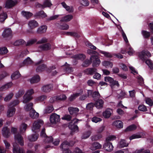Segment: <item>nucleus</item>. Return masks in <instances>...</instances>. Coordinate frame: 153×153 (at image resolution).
I'll return each mask as SVG.
<instances>
[{
    "instance_id": "nucleus-1",
    "label": "nucleus",
    "mask_w": 153,
    "mask_h": 153,
    "mask_svg": "<svg viewBox=\"0 0 153 153\" xmlns=\"http://www.w3.org/2000/svg\"><path fill=\"white\" fill-rule=\"evenodd\" d=\"M34 93V92L33 89H31L28 90L24 96L23 102L24 103H26L31 100L33 99L31 95Z\"/></svg>"
},
{
    "instance_id": "nucleus-2",
    "label": "nucleus",
    "mask_w": 153,
    "mask_h": 153,
    "mask_svg": "<svg viewBox=\"0 0 153 153\" xmlns=\"http://www.w3.org/2000/svg\"><path fill=\"white\" fill-rule=\"evenodd\" d=\"M79 120L77 119L73 120L69 123L68 126L69 128L71 130V134L73 132H77L78 131V128L77 126L75 124V123H77Z\"/></svg>"
},
{
    "instance_id": "nucleus-3",
    "label": "nucleus",
    "mask_w": 153,
    "mask_h": 153,
    "mask_svg": "<svg viewBox=\"0 0 153 153\" xmlns=\"http://www.w3.org/2000/svg\"><path fill=\"white\" fill-rule=\"evenodd\" d=\"M17 129L15 128H12L11 130V132L15 134V140L16 142H17L21 146L24 145L23 139L21 136L19 134H16Z\"/></svg>"
},
{
    "instance_id": "nucleus-4",
    "label": "nucleus",
    "mask_w": 153,
    "mask_h": 153,
    "mask_svg": "<svg viewBox=\"0 0 153 153\" xmlns=\"http://www.w3.org/2000/svg\"><path fill=\"white\" fill-rule=\"evenodd\" d=\"M43 123V121L42 120H38L35 121L33 123L31 128L32 131L35 132L39 131L40 127Z\"/></svg>"
},
{
    "instance_id": "nucleus-5",
    "label": "nucleus",
    "mask_w": 153,
    "mask_h": 153,
    "mask_svg": "<svg viewBox=\"0 0 153 153\" xmlns=\"http://www.w3.org/2000/svg\"><path fill=\"white\" fill-rule=\"evenodd\" d=\"M60 116L55 113L52 114L50 117V122L52 124L58 123L60 122Z\"/></svg>"
},
{
    "instance_id": "nucleus-6",
    "label": "nucleus",
    "mask_w": 153,
    "mask_h": 153,
    "mask_svg": "<svg viewBox=\"0 0 153 153\" xmlns=\"http://www.w3.org/2000/svg\"><path fill=\"white\" fill-rule=\"evenodd\" d=\"M90 60L93 62L94 67L98 66L101 62L99 57L96 56H92L90 58Z\"/></svg>"
},
{
    "instance_id": "nucleus-7",
    "label": "nucleus",
    "mask_w": 153,
    "mask_h": 153,
    "mask_svg": "<svg viewBox=\"0 0 153 153\" xmlns=\"http://www.w3.org/2000/svg\"><path fill=\"white\" fill-rule=\"evenodd\" d=\"M67 98L66 96L64 94H62L59 96H55L51 98L50 99V101L51 102H53L56 100H63Z\"/></svg>"
},
{
    "instance_id": "nucleus-8",
    "label": "nucleus",
    "mask_w": 153,
    "mask_h": 153,
    "mask_svg": "<svg viewBox=\"0 0 153 153\" xmlns=\"http://www.w3.org/2000/svg\"><path fill=\"white\" fill-rule=\"evenodd\" d=\"M104 79L106 82H109L111 86L114 85H116L117 86H119L118 81L114 80L113 79L110 77L106 76L105 77Z\"/></svg>"
},
{
    "instance_id": "nucleus-9",
    "label": "nucleus",
    "mask_w": 153,
    "mask_h": 153,
    "mask_svg": "<svg viewBox=\"0 0 153 153\" xmlns=\"http://www.w3.org/2000/svg\"><path fill=\"white\" fill-rule=\"evenodd\" d=\"M104 103L103 100L98 99L95 102L94 105L97 109H101L103 108Z\"/></svg>"
},
{
    "instance_id": "nucleus-10",
    "label": "nucleus",
    "mask_w": 153,
    "mask_h": 153,
    "mask_svg": "<svg viewBox=\"0 0 153 153\" xmlns=\"http://www.w3.org/2000/svg\"><path fill=\"white\" fill-rule=\"evenodd\" d=\"M12 31L10 28H6L2 33V36L5 38H10L12 36Z\"/></svg>"
},
{
    "instance_id": "nucleus-11",
    "label": "nucleus",
    "mask_w": 153,
    "mask_h": 153,
    "mask_svg": "<svg viewBox=\"0 0 153 153\" xmlns=\"http://www.w3.org/2000/svg\"><path fill=\"white\" fill-rule=\"evenodd\" d=\"M17 2L16 1L7 0L5 3L4 7L7 9L10 8L14 6L17 3Z\"/></svg>"
},
{
    "instance_id": "nucleus-12",
    "label": "nucleus",
    "mask_w": 153,
    "mask_h": 153,
    "mask_svg": "<svg viewBox=\"0 0 153 153\" xmlns=\"http://www.w3.org/2000/svg\"><path fill=\"white\" fill-rule=\"evenodd\" d=\"M139 57L142 60H145L147 57L151 56V53L147 51H143L139 55Z\"/></svg>"
},
{
    "instance_id": "nucleus-13",
    "label": "nucleus",
    "mask_w": 153,
    "mask_h": 153,
    "mask_svg": "<svg viewBox=\"0 0 153 153\" xmlns=\"http://www.w3.org/2000/svg\"><path fill=\"white\" fill-rule=\"evenodd\" d=\"M28 25L30 28L33 29L39 26L38 22L34 20H32L29 21L28 23Z\"/></svg>"
},
{
    "instance_id": "nucleus-14",
    "label": "nucleus",
    "mask_w": 153,
    "mask_h": 153,
    "mask_svg": "<svg viewBox=\"0 0 153 153\" xmlns=\"http://www.w3.org/2000/svg\"><path fill=\"white\" fill-rule=\"evenodd\" d=\"M68 110L70 114L74 116H76L78 114L79 110L77 108L70 107L68 108Z\"/></svg>"
},
{
    "instance_id": "nucleus-15",
    "label": "nucleus",
    "mask_w": 153,
    "mask_h": 153,
    "mask_svg": "<svg viewBox=\"0 0 153 153\" xmlns=\"http://www.w3.org/2000/svg\"><path fill=\"white\" fill-rule=\"evenodd\" d=\"M103 148L107 151L111 152L113 150V146L111 143L106 142L103 145Z\"/></svg>"
},
{
    "instance_id": "nucleus-16",
    "label": "nucleus",
    "mask_w": 153,
    "mask_h": 153,
    "mask_svg": "<svg viewBox=\"0 0 153 153\" xmlns=\"http://www.w3.org/2000/svg\"><path fill=\"white\" fill-rule=\"evenodd\" d=\"M52 5V4L50 0H45L42 5L39 4H38V7L42 8H44L46 7H50Z\"/></svg>"
},
{
    "instance_id": "nucleus-17",
    "label": "nucleus",
    "mask_w": 153,
    "mask_h": 153,
    "mask_svg": "<svg viewBox=\"0 0 153 153\" xmlns=\"http://www.w3.org/2000/svg\"><path fill=\"white\" fill-rule=\"evenodd\" d=\"M112 113V110L110 108H108L102 113L103 116L105 118H108L111 116Z\"/></svg>"
},
{
    "instance_id": "nucleus-18",
    "label": "nucleus",
    "mask_w": 153,
    "mask_h": 153,
    "mask_svg": "<svg viewBox=\"0 0 153 153\" xmlns=\"http://www.w3.org/2000/svg\"><path fill=\"white\" fill-rule=\"evenodd\" d=\"M13 153H25L24 150L23 149H21L19 148L16 143L13 144Z\"/></svg>"
},
{
    "instance_id": "nucleus-19",
    "label": "nucleus",
    "mask_w": 153,
    "mask_h": 153,
    "mask_svg": "<svg viewBox=\"0 0 153 153\" xmlns=\"http://www.w3.org/2000/svg\"><path fill=\"white\" fill-rule=\"evenodd\" d=\"M53 86L51 84H49L43 86L42 88V91L44 92H48L52 89Z\"/></svg>"
},
{
    "instance_id": "nucleus-20",
    "label": "nucleus",
    "mask_w": 153,
    "mask_h": 153,
    "mask_svg": "<svg viewBox=\"0 0 153 153\" xmlns=\"http://www.w3.org/2000/svg\"><path fill=\"white\" fill-rule=\"evenodd\" d=\"M112 125L117 128H123V122L120 120H117L114 122Z\"/></svg>"
},
{
    "instance_id": "nucleus-21",
    "label": "nucleus",
    "mask_w": 153,
    "mask_h": 153,
    "mask_svg": "<svg viewBox=\"0 0 153 153\" xmlns=\"http://www.w3.org/2000/svg\"><path fill=\"white\" fill-rule=\"evenodd\" d=\"M8 108L7 112V116L8 117L13 116L14 114L16 111L15 108L13 107H10L9 106Z\"/></svg>"
},
{
    "instance_id": "nucleus-22",
    "label": "nucleus",
    "mask_w": 153,
    "mask_h": 153,
    "mask_svg": "<svg viewBox=\"0 0 153 153\" xmlns=\"http://www.w3.org/2000/svg\"><path fill=\"white\" fill-rule=\"evenodd\" d=\"M39 48L40 51L48 50L51 48V45L49 43H47L40 45Z\"/></svg>"
},
{
    "instance_id": "nucleus-23",
    "label": "nucleus",
    "mask_w": 153,
    "mask_h": 153,
    "mask_svg": "<svg viewBox=\"0 0 153 153\" xmlns=\"http://www.w3.org/2000/svg\"><path fill=\"white\" fill-rule=\"evenodd\" d=\"M126 50L127 51V53L130 56L133 55L135 53V51L131 47L129 44L126 45Z\"/></svg>"
},
{
    "instance_id": "nucleus-24",
    "label": "nucleus",
    "mask_w": 153,
    "mask_h": 153,
    "mask_svg": "<svg viewBox=\"0 0 153 153\" xmlns=\"http://www.w3.org/2000/svg\"><path fill=\"white\" fill-rule=\"evenodd\" d=\"M29 115L32 118L34 119H36L39 117V114L36 112L35 110L32 109L30 112Z\"/></svg>"
},
{
    "instance_id": "nucleus-25",
    "label": "nucleus",
    "mask_w": 153,
    "mask_h": 153,
    "mask_svg": "<svg viewBox=\"0 0 153 153\" xmlns=\"http://www.w3.org/2000/svg\"><path fill=\"white\" fill-rule=\"evenodd\" d=\"M7 15L5 12H3L0 13V23H2L7 18Z\"/></svg>"
},
{
    "instance_id": "nucleus-26",
    "label": "nucleus",
    "mask_w": 153,
    "mask_h": 153,
    "mask_svg": "<svg viewBox=\"0 0 153 153\" xmlns=\"http://www.w3.org/2000/svg\"><path fill=\"white\" fill-rule=\"evenodd\" d=\"M2 134L4 137H7L10 135V131L7 127L3 128L2 129Z\"/></svg>"
},
{
    "instance_id": "nucleus-27",
    "label": "nucleus",
    "mask_w": 153,
    "mask_h": 153,
    "mask_svg": "<svg viewBox=\"0 0 153 153\" xmlns=\"http://www.w3.org/2000/svg\"><path fill=\"white\" fill-rule=\"evenodd\" d=\"M62 6L64 7L66 10L68 12H72L73 11V8L72 7H69L64 2H62L61 3Z\"/></svg>"
},
{
    "instance_id": "nucleus-28",
    "label": "nucleus",
    "mask_w": 153,
    "mask_h": 153,
    "mask_svg": "<svg viewBox=\"0 0 153 153\" xmlns=\"http://www.w3.org/2000/svg\"><path fill=\"white\" fill-rule=\"evenodd\" d=\"M102 145L98 142H95L93 143L91 147V149L94 150L100 149L102 147Z\"/></svg>"
},
{
    "instance_id": "nucleus-29",
    "label": "nucleus",
    "mask_w": 153,
    "mask_h": 153,
    "mask_svg": "<svg viewBox=\"0 0 153 153\" xmlns=\"http://www.w3.org/2000/svg\"><path fill=\"white\" fill-rule=\"evenodd\" d=\"M13 85V83L11 82L8 83L4 85H3L0 88V91H5L7 89L10 88Z\"/></svg>"
},
{
    "instance_id": "nucleus-30",
    "label": "nucleus",
    "mask_w": 153,
    "mask_h": 153,
    "mask_svg": "<svg viewBox=\"0 0 153 153\" xmlns=\"http://www.w3.org/2000/svg\"><path fill=\"white\" fill-rule=\"evenodd\" d=\"M83 92L82 90H81L80 91V92L79 93H76L74 94H73L69 98V100L70 101H72L75 99L77 97L79 96Z\"/></svg>"
},
{
    "instance_id": "nucleus-31",
    "label": "nucleus",
    "mask_w": 153,
    "mask_h": 153,
    "mask_svg": "<svg viewBox=\"0 0 153 153\" xmlns=\"http://www.w3.org/2000/svg\"><path fill=\"white\" fill-rule=\"evenodd\" d=\"M102 64L106 68H111L113 66V64L112 62L109 61H105L102 62Z\"/></svg>"
},
{
    "instance_id": "nucleus-32",
    "label": "nucleus",
    "mask_w": 153,
    "mask_h": 153,
    "mask_svg": "<svg viewBox=\"0 0 153 153\" xmlns=\"http://www.w3.org/2000/svg\"><path fill=\"white\" fill-rule=\"evenodd\" d=\"M22 15L27 19H28L31 17L33 13L28 11H22L21 12Z\"/></svg>"
},
{
    "instance_id": "nucleus-33",
    "label": "nucleus",
    "mask_w": 153,
    "mask_h": 153,
    "mask_svg": "<svg viewBox=\"0 0 153 153\" xmlns=\"http://www.w3.org/2000/svg\"><path fill=\"white\" fill-rule=\"evenodd\" d=\"M33 63L32 61L29 57H27L26 59H25L23 61L22 63L21 64V67L23 66L24 65H28L30 64Z\"/></svg>"
},
{
    "instance_id": "nucleus-34",
    "label": "nucleus",
    "mask_w": 153,
    "mask_h": 153,
    "mask_svg": "<svg viewBox=\"0 0 153 153\" xmlns=\"http://www.w3.org/2000/svg\"><path fill=\"white\" fill-rule=\"evenodd\" d=\"M21 74L18 71H16L13 73L11 76V78L12 79H16L21 76Z\"/></svg>"
},
{
    "instance_id": "nucleus-35",
    "label": "nucleus",
    "mask_w": 153,
    "mask_h": 153,
    "mask_svg": "<svg viewBox=\"0 0 153 153\" xmlns=\"http://www.w3.org/2000/svg\"><path fill=\"white\" fill-rule=\"evenodd\" d=\"M69 146H72V145L69 144L67 141H65L63 142L61 145V148L62 151V150L68 149L67 148Z\"/></svg>"
},
{
    "instance_id": "nucleus-36",
    "label": "nucleus",
    "mask_w": 153,
    "mask_h": 153,
    "mask_svg": "<svg viewBox=\"0 0 153 153\" xmlns=\"http://www.w3.org/2000/svg\"><path fill=\"white\" fill-rule=\"evenodd\" d=\"M47 27L46 26H42L39 28L37 30V32L38 33H41L45 32L47 30Z\"/></svg>"
},
{
    "instance_id": "nucleus-37",
    "label": "nucleus",
    "mask_w": 153,
    "mask_h": 153,
    "mask_svg": "<svg viewBox=\"0 0 153 153\" xmlns=\"http://www.w3.org/2000/svg\"><path fill=\"white\" fill-rule=\"evenodd\" d=\"M40 80V78L39 76L36 75L33 77L30 80L31 83H36Z\"/></svg>"
},
{
    "instance_id": "nucleus-38",
    "label": "nucleus",
    "mask_w": 153,
    "mask_h": 153,
    "mask_svg": "<svg viewBox=\"0 0 153 153\" xmlns=\"http://www.w3.org/2000/svg\"><path fill=\"white\" fill-rule=\"evenodd\" d=\"M38 135L36 134H32L28 137L29 140L31 141H35L38 139Z\"/></svg>"
},
{
    "instance_id": "nucleus-39",
    "label": "nucleus",
    "mask_w": 153,
    "mask_h": 153,
    "mask_svg": "<svg viewBox=\"0 0 153 153\" xmlns=\"http://www.w3.org/2000/svg\"><path fill=\"white\" fill-rule=\"evenodd\" d=\"M54 108L53 106L51 105L45 108L44 111V113L45 114L50 113L52 112Z\"/></svg>"
},
{
    "instance_id": "nucleus-40",
    "label": "nucleus",
    "mask_w": 153,
    "mask_h": 153,
    "mask_svg": "<svg viewBox=\"0 0 153 153\" xmlns=\"http://www.w3.org/2000/svg\"><path fill=\"white\" fill-rule=\"evenodd\" d=\"M137 128V126L134 124L128 126L125 130V131H129L134 130Z\"/></svg>"
},
{
    "instance_id": "nucleus-41",
    "label": "nucleus",
    "mask_w": 153,
    "mask_h": 153,
    "mask_svg": "<svg viewBox=\"0 0 153 153\" xmlns=\"http://www.w3.org/2000/svg\"><path fill=\"white\" fill-rule=\"evenodd\" d=\"M128 145V144L126 143L125 140H121L118 146L119 148H123L126 147Z\"/></svg>"
},
{
    "instance_id": "nucleus-42",
    "label": "nucleus",
    "mask_w": 153,
    "mask_h": 153,
    "mask_svg": "<svg viewBox=\"0 0 153 153\" xmlns=\"http://www.w3.org/2000/svg\"><path fill=\"white\" fill-rule=\"evenodd\" d=\"M27 127V125L25 123H22L20 126V131L21 133H23L24 132Z\"/></svg>"
},
{
    "instance_id": "nucleus-43",
    "label": "nucleus",
    "mask_w": 153,
    "mask_h": 153,
    "mask_svg": "<svg viewBox=\"0 0 153 153\" xmlns=\"http://www.w3.org/2000/svg\"><path fill=\"white\" fill-rule=\"evenodd\" d=\"M72 18L73 16L72 15H68L63 18L61 20V21L65 22H67L70 21Z\"/></svg>"
},
{
    "instance_id": "nucleus-44",
    "label": "nucleus",
    "mask_w": 153,
    "mask_h": 153,
    "mask_svg": "<svg viewBox=\"0 0 153 153\" xmlns=\"http://www.w3.org/2000/svg\"><path fill=\"white\" fill-rule=\"evenodd\" d=\"M33 104L32 103H30L26 105L25 106V109L27 111H30L33 108Z\"/></svg>"
},
{
    "instance_id": "nucleus-45",
    "label": "nucleus",
    "mask_w": 153,
    "mask_h": 153,
    "mask_svg": "<svg viewBox=\"0 0 153 153\" xmlns=\"http://www.w3.org/2000/svg\"><path fill=\"white\" fill-rule=\"evenodd\" d=\"M36 16H39L42 18H44L47 16V15L43 11H41L36 13L35 14Z\"/></svg>"
},
{
    "instance_id": "nucleus-46",
    "label": "nucleus",
    "mask_w": 153,
    "mask_h": 153,
    "mask_svg": "<svg viewBox=\"0 0 153 153\" xmlns=\"http://www.w3.org/2000/svg\"><path fill=\"white\" fill-rule=\"evenodd\" d=\"M97 70L96 68H88L85 70L86 73L90 74H93L94 73L96 72Z\"/></svg>"
},
{
    "instance_id": "nucleus-47",
    "label": "nucleus",
    "mask_w": 153,
    "mask_h": 153,
    "mask_svg": "<svg viewBox=\"0 0 153 153\" xmlns=\"http://www.w3.org/2000/svg\"><path fill=\"white\" fill-rule=\"evenodd\" d=\"M121 33L124 40L126 43V45H128V44H129L128 43V40L127 39L126 35L122 28L121 29Z\"/></svg>"
},
{
    "instance_id": "nucleus-48",
    "label": "nucleus",
    "mask_w": 153,
    "mask_h": 153,
    "mask_svg": "<svg viewBox=\"0 0 153 153\" xmlns=\"http://www.w3.org/2000/svg\"><path fill=\"white\" fill-rule=\"evenodd\" d=\"M74 58L76 59L83 60L85 58V56L83 54H79L75 55Z\"/></svg>"
},
{
    "instance_id": "nucleus-49",
    "label": "nucleus",
    "mask_w": 153,
    "mask_h": 153,
    "mask_svg": "<svg viewBox=\"0 0 153 153\" xmlns=\"http://www.w3.org/2000/svg\"><path fill=\"white\" fill-rule=\"evenodd\" d=\"M100 52L101 53L103 54L105 56L107 57L111 58L113 56V55L109 52L106 51H100Z\"/></svg>"
},
{
    "instance_id": "nucleus-50",
    "label": "nucleus",
    "mask_w": 153,
    "mask_h": 153,
    "mask_svg": "<svg viewBox=\"0 0 153 153\" xmlns=\"http://www.w3.org/2000/svg\"><path fill=\"white\" fill-rule=\"evenodd\" d=\"M25 42V41L21 39L16 41L13 44L15 46H19L23 44Z\"/></svg>"
},
{
    "instance_id": "nucleus-51",
    "label": "nucleus",
    "mask_w": 153,
    "mask_h": 153,
    "mask_svg": "<svg viewBox=\"0 0 153 153\" xmlns=\"http://www.w3.org/2000/svg\"><path fill=\"white\" fill-rule=\"evenodd\" d=\"M46 66L45 65L43 64L37 67L36 68V71L38 72L40 71H44L46 68Z\"/></svg>"
},
{
    "instance_id": "nucleus-52",
    "label": "nucleus",
    "mask_w": 153,
    "mask_h": 153,
    "mask_svg": "<svg viewBox=\"0 0 153 153\" xmlns=\"http://www.w3.org/2000/svg\"><path fill=\"white\" fill-rule=\"evenodd\" d=\"M80 4L83 6H87L89 4V2L88 0H79Z\"/></svg>"
},
{
    "instance_id": "nucleus-53",
    "label": "nucleus",
    "mask_w": 153,
    "mask_h": 153,
    "mask_svg": "<svg viewBox=\"0 0 153 153\" xmlns=\"http://www.w3.org/2000/svg\"><path fill=\"white\" fill-rule=\"evenodd\" d=\"M145 101L146 103L150 106H152L153 105V100L149 98H146L145 99Z\"/></svg>"
},
{
    "instance_id": "nucleus-54",
    "label": "nucleus",
    "mask_w": 153,
    "mask_h": 153,
    "mask_svg": "<svg viewBox=\"0 0 153 153\" xmlns=\"http://www.w3.org/2000/svg\"><path fill=\"white\" fill-rule=\"evenodd\" d=\"M8 52L7 48L5 47H2L0 48V54H4L7 53Z\"/></svg>"
},
{
    "instance_id": "nucleus-55",
    "label": "nucleus",
    "mask_w": 153,
    "mask_h": 153,
    "mask_svg": "<svg viewBox=\"0 0 153 153\" xmlns=\"http://www.w3.org/2000/svg\"><path fill=\"white\" fill-rule=\"evenodd\" d=\"M13 96V94L12 93H10L5 97L4 99V101L6 102L9 101L12 98Z\"/></svg>"
},
{
    "instance_id": "nucleus-56",
    "label": "nucleus",
    "mask_w": 153,
    "mask_h": 153,
    "mask_svg": "<svg viewBox=\"0 0 153 153\" xmlns=\"http://www.w3.org/2000/svg\"><path fill=\"white\" fill-rule=\"evenodd\" d=\"M24 92L23 90H20L16 93V98H19L21 97L24 94Z\"/></svg>"
},
{
    "instance_id": "nucleus-57",
    "label": "nucleus",
    "mask_w": 153,
    "mask_h": 153,
    "mask_svg": "<svg viewBox=\"0 0 153 153\" xmlns=\"http://www.w3.org/2000/svg\"><path fill=\"white\" fill-rule=\"evenodd\" d=\"M145 62L151 69H152L153 67V63L152 61L148 59L146 60Z\"/></svg>"
},
{
    "instance_id": "nucleus-58",
    "label": "nucleus",
    "mask_w": 153,
    "mask_h": 153,
    "mask_svg": "<svg viewBox=\"0 0 153 153\" xmlns=\"http://www.w3.org/2000/svg\"><path fill=\"white\" fill-rule=\"evenodd\" d=\"M141 137V136L139 134H133L131 136L129 139L130 140H131L133 139L138 138Z\"/></svg>"
},
{
    "instance_id": "nucleus-59",
    "label": "nucleus",
    "mask_w": 153,
    "mask_h": 153,
    "mask_svg": "<svg viewBox=\"0 0 153 153\" xmlns=\"http://www.w3.org/2000/svg\"><path fill=\"white\" fill-rule=\"evenodd\" d=\"M116 137L115 136L111 135L108 137L106 139V142L113 141L115 139Z\"/></svg>"
},
{
    "instance_id": "nucleus-60",
    "label": "nucleus",
    "mask_w": 153,
    "mask_h": 153,
    "mask_svg": "<svg viewBox=\"0 0 153 153\" xmlns=\"http://www.w3.org/2000/svg\"><path fill=\"white\" fill-rule=\"evenodd\" d=\"M91 134V132L90 131H88L83 134L82 138L85 139H86L89 137Z\"/></svg>"
},
{
    "instance_id": "nucleus-61",
    "label": "nucleus",
    "mask_w": 153,
    "mask_h": 153,
    "mask_svg": "<svg viewBox=\"0 0 153 153\" xmlns=\"http://www.w3.org/2000/svg\"><path fill=\"white\" fill-rule=\"evenodd\" d=\"M62 119L66 120L68 121H70L71 119V117L69 115H65L62 118Z\"/></svg>"
},
{
    "instance_id": "nucleus-62",
    "label": "nucleus",
    "mask_w": 153,
    "mask_h": 153,
    "mask_svg": "<svg viewBox=\"0 0 153 153\" xmlns=\"http://www.w3.org/2000/svg\"><path fill=\"white\" fill-rule=\"evenodd\" d=\"M142 34L143 36L145 38H147L150 35V33L146 31L143 30L142 32Z\"/></svg>"
},
{
    "instance_id": "nucleus-63",
    "label": "nucleus",
    "mask_w": 153,
    "mask_h": 153,
    "mask_svg": "<svg viewBox=\"0 0 153 153\" xmlns=\"http://www.w3.org/2000/svg\"><path fill=\"white\" fill-rule=\"evenodd\" d=\"M36 42V40L35 39H31L27 41L26 45V46H30L34 43Z\"/></svg>"
},
{
    "instance_id": "nucleus-64",
    "label": "nucleus",
    "mask_w": 153,
    "mask_h": 153,
    "mask_svg": "<svg viewBox=\"0 0 153 153\" xmlns=\"http://www.w3.org/2000/svg\"><path fill=\"white\" fill-rule=\"evenodd\" d=\"M138 109L141 111H145L147 110L146 107L144 105H140L138 107Z\"/></svg>"
}]
</instances>
